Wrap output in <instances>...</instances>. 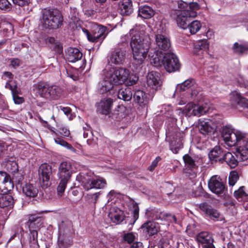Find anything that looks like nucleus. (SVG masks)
I'll list each match as a JSON object with an SVG mask.
<instances>
[{
	"label": "nucleus",
	"instance_id": "f257e3e1",
	"mask_svg": "<svg viewBox=\"0 0 248 248\" xmlns=\"http://www.w3.org/2000/svg\"><path fill=\"white\" fill-rule=\"evenodd\" d=\"M145 29V26L143 25H136L130 30L129 34L121 37V42L118 44L119 46H127L129 37L132 35L130 45L133 58V63L138 66L141 65L146 59L151 44L149 36L143 33Z\"/></svg>",
	"mask_w": 248,
	"mask_h": 248
},
{
	"label": "nucleus",
	"instance_id": "f03ea898",
	"mask_svg": "<svg viewBox=\"0 0 248 248\" xmlns=\"http://www.w3.org/2000/svg\"><path fill=\"white\" fill-rule=\"evenodd\" d=\"M222 136L228 146H238L236 155L240 160L248 159V134L225 126L222 128Z\"/></svg>",
	"mask_w": 248,
	"mask_h": 248
},
{
	"label": "nucleus",
	"instance_id": "7ed1b4c3",
	"mask_svg": "<svg viewBox=\"0 0 248 248\" xmlns=\"http://www.w3.org/2000/svg\"><path fill=\"white\" fill-rule=\"evenodd\" d=\"M104 78L98 84L99 92L102 93L111 90L114 85H120L126 78V71L124 69L105 70Z\"/></svg>",
	"mask_w": 248,
	"mask_h": 248
},
{
	"label": "nucleus",
	"instance_id": "20e7f679",
	"mask_svg": "<svg viewBox=\"0 0 248 248\" xmlns=\"http://www.w3.org/2000/svg\"><path fill=\"white\" fill-rule=\"evenodd\" d=\"M161 52L158 50L155 52V54L152 55L150 51L149 57L151 62L153 63L155 66H160L163 65L166 70L169 72H174L178 71L180 68V63L177 56L173 53H166L162 56Z\"/></svg>",
	"mask_w": 248,
	"mask_h": 248
},
{
	"label": "nucleus",
	"instance_id": "39448f33",
	"mask_svg": "<svg viewBox=\"0 0 248 248\" xmlns=\"http://www.w3.org/2000/svg\"><path fill=\"white\" fill-rule=\"evenodd\" d=\"M63 21L61 13L57 9H45L43 14L42 24L45 28L56 29L60 28Z\"/></svg>",
	"mask_w": 248,
	"mask_h": 248
},
{
	"label": "nucleus",
	"instance_id": "423d86ee",
	"mask_svg": "<svg viewBox=\"0 0 248 248\" xmlns=\"http://www.w3.org/2000/svg\"><path fill=\"white\" fill-rule=\"evenodd\" d=\"M38 92L41 97L53 100L59 99L62 94V89L58 86H49L44 82H39L37 85Z\"/></svg>",
	"mask_w": 248,
	"mask_h": 248
},
{
	"label": "nucleus",
	"instance_id": "0eeeda50",
	"mask_svg": "<svg viewBox=\"0 0 248 248\" xmlns=\"http://www.w3.org/2000/svg\"><path fill=\"white\" fill-rule=\"evenodd\" d=\"M209 107L206 104H196L193 103L187 104L182 110L181 108H178L177 111L182 115H185L186 117H200L205 114L209 110Z\"/></svg>",
	"mask_w": 248,
	"mask_h": 248
},
{
	"label": "nucleus",
	"instance_id": "6e6552de",
	"mask_svg": "<svg viewBox=\"0 0 248 248\" xmlns=\"http://www.w3.org/2000/svg\"><path fill=\"white\" fill-rule=\"evenodd\" d=\"M77 178L81 183L83 187L87 191L93 188H102L106 185V182L104 179L92 178L87 174H80Z\"/></svg>",
	"mask_w": 248,
	"mask_h": 248
},
{
	"label": "nucleus",
	"instance_id": "1a4fd4ad",
	"mask_svg": "<svg viewBox=\"0 0 248 248\" xmlns=\"http://www.w3.org/2000/svg\"><path fill=\"white\" fill-rule=\"evenodd\" d=\"M185 163V171L191 178H195L196 176L197 170L200 165V158L195 155L186 154L183 156Z\"/></svg>",
	"mask_w": 248,
	"mask_h": 248
},
{
	"label": "nucleus",
	"instance_id": "9d476101",
	"mask_svg": "<svg viewBox=\"0 0 248 248\" xmlns=\"http://www.w3.org/2000/svg\"><path fill=\"white\" fill-rule=\"evenodd\" d=\"M208 186L211 192L221 197L225 195L227 191L224 183L217 175H214L210 178Z\"/></svg>",
	"mask_w": 248,
	"mask_h": 248
},
{
	"label": "nucleus",
	"instance_id": "9b49d317",
	"mask_svg": "<svg viewBox=\"0 0 248 248\" xmlns=\"http://www.w3.org/2000/svg\"><path fill=\"white\" fill-rule=\"evenodd\" d=\"M90 24L92 32L90 42H97L99 41L102 42L108 33L109 29L94 22L91 23Z\"/></svg>",
	"mask_w": 248,
	"mask_h": 248
},
{
	"label": "nucleus",
	"instance_id": "f8f14e48",
	"mask_svg": "<svg viewBox=\"0 0 248 248\" xmlns=\"http://www.w3.org/2000/svg\"><path fill=\"white\" fill-rule=\"evenodd\" d=\"M52 174V168L49 165L42 164L39 168L38 174L40 183L44 188L50 185V178Z\"/></svg>",
	"mask_w": 248,
	"mask_h": 248
},
{
	"label": "nucleus",
	"instance_id": "ddd939ff",
	"mask_svg": "<svg viewBox=\"0 0 248 248\" xmlns=\"http://www.w3.org/2000/svg\"><path fill=\"white\" fill-rule=\"evenodd\" d=\"M146 83L148 87L153 90L159 89L162 85L159 73L155 71L149 72L146 77Z\"/></svg>",
	"mask_w": 248,
	"mask_h": 248
},
{
	"label": "nucleus",
	"instance_id": "4468645a",
	"mask_svg": "<svg viewBox=\"0 0 248 248\" xmlns=\"http://www.w3.org/2000/svg\"><path fill=\"white\" fill-rule=\"evenodd\" d=\"M125 51L122 48H117L112 51L108 57L109 63L115 65L123 64L125 59Z\"/></svg>",
	"mask_w": 248,
	"mask_h": 248
},
{
	"label": "nucleus",
	"instance_id": "2eb2a0df",
	"mask_svg": "<svg viewBox=\"0 0 248 248\" xmlns=\"http://www.w3.org/2000/svg\"><path fill=\"white\" fill-rule=\"evenodd\" d=\"M198 242L203 248H215L213 245L214 239L211 234L207 232H202L196 236Z\"/></svg>",
	"mask_w": 248,
	"mask_h": 248
},
{
	"label": "nucleus",
	"instance_id": "dca6fc26",
	"mask_svg": "<svg viewBox=\"0 0 248 248\" xmlns=\"http://www.w3.org/2000/svg\"><path fill=\"white\" fill-rule=\"evenodd\" d=\"M155 42L158 49L164 51L168 50L171 46L170 39L159 30L155 36Z\"/></svg>",
	"mask_w": 248,
	"mask_h": 248
},
{
	"label": "nucleus",
	"instance_id": "f3484780",
	"mask_svg": "<svg viewBox=\"0 0 248 248\" xmlns=\"http://www.w3.org/2000/svg\"><path fill=\"white\" fill-rule=\"evenodd\" d=\"M72 174V167L70 162H62L59 167L57 176L59 179L70 180Z\"/></svg>",
	"mask_w": 248,
	"mask_h": 248
},
{
	"label": "nucleus",
	"instance_id": "a211bd4d",
	"mask_svg": "<svg viewBox=\"0 0 248 248\" xmlns=\"http://www.w3.org/2000/svg\"><path fill=\"white\" fill-rule=\"evenodd\" d=\"M196 15L194 12L187 13L183 10L181 11L176 18V22L178 26L183 29H187L189 23V18L195 17Z\"/></svg>",
	"mask_w": 248,
	"mask_h": 248
},
{
	"label": "nucleus",
	"instance_id": "6ab92c4d",
	"mask_svg": "<svg viewBox=\"0 0 248 248\" xmlns=\"http://www.w3.org/2000/svg\"><path fill=\"white\" fill-rule=\"evenodd\" d=\"M43 224L42 217L37 214H32L29 216L28 221L26 225L28 226L29 230H39Z\"/></svg>",
	"mask_w": 248,
	"mask_h": 248
},
{
	"label": "nucleus",
	"instance_id": "aec40b11",
	"mask_svg": "<svg viewBox=\"0 0 248 248\" xmlns=\"http://www.w3.org/2000/svg\"><path fill=\"white\" fill-rule=\"evenodd\" d=\"M230 100L232 105L237 104L248 109V99L242 97L237 91H233L231 93Z\"/></svg>",
	"mask_w": 248,
	"mask_h": 248
},
{
	"label": "nucleus",
	"instance_id": "412c9836",
	"mask_svg": "<svg viewBox=\"0 0 248 248\" xmlns=\"http://www.w3.org/2000/svg\"><path fill=\"white\" fill-rule=\"evenodd\" d=\"M200 208L211 219L215 221L219 220L220 214L216 209L208 206L205 203H201L200 204Z\"/></svg>",
	"mask_w": 248,
	"mask_h": 248
},
{
	"label": "nucleus",
	"instance_id": "4be33fe9",
	"mask_svg": "<svg viewBox=\"0 0 248 248\" xmlns=\"http://www.w3.org/2000/svg\"><path fill=\"white\" fill-rule=\"evenodd\" d=\"M113 100L111 98H104L97 105V110L99 113L107 115L111 111Z\"/></svg>",
	"mask_w": 248,
	"mask_h": 248
},
{
	"label": "nucleus",
	"instance_id": "5701e85b",
	"mask_svg": "<svg viewBox=\"0 0 248 248\" xmlns=\"http://www.w3.org/2000/svg\"><path fill=\"white\" fill-rule=\"evenodd\" d=\"M208 48L209 44L207 40H199L194 45L193 52L196 55H202L204 53H207Z\"/></svg>",
	"mask_w": 248,
	"mask_h": 248
},
{
	"label": "nucleus",
	"instance_id": "b1692460",
	"mask_svg": "<svg viewBox=\"0 0 248 248\" xmlns=\"http://www.w3.org/2000/svg\"><path fill=\"white\" fill-rule=\"evenodd\" d=\"M108 216L112 222L116 224L121 223L124 218L123 212L116 207H112L110 209Z\"/></svg>",
	"mask_w": 248,
	"mask_h": 248
},
{
	"label": "nucleus",
	"instance_id": "393cba45",
	"mask_svg": "<svg viewBox=\"0 0 248 248\" xmlns=\"http://www.w3.org/2000/svg\"><path fill=\"white\" fill-rule=\"evenodd\" d=\"M66 57L68 62H75L81 59L82 54L77 48H69L66 51Z\"/></svg>",
	"mask_w": 248,
	"mask_h": 248
},
{
	"label": "nucleus",
	"instance_id": "a878e982",
	"mask_svg": "<svg viewBox=\"0 0 248 248\" xmlns=\"http://www.w3.org/2000/svg\"><path fill=\"white\" fill-rule=\"evenodd\" d=\"M141 228L149 235H153L157 233L160 229V227L158 223L150 221L144 223Z\"/></svg>",
	"mask_w": 248,
	"mask_h": 248
},
{
	"label": "nucleus",
	"instance_id": "bb28decb",
	"mask_svg": "<svg viewBox=\"0 0 248 248\" xmlns=\"http://www.w3.org/2000/svg\"><path fill=\"white\" fill-rule=\"evenodd\" d=\"M211 121H201L198 127L200 133L203 135H209L214 133L217 126L211 125Z\"/></svg>",
	"mask_w": 248,
	"mask_h": 248
},
{
	"label": "nucleus",
	"instance_id": "cd10ccee",
	"mask_svg": "<svg viewBox=\"0 0 248 248\" xmlns=\"http://www.w3.org/2000/svg\"><path fill=\"white\" fill-rule=\"evenodd\" d=\"M182 134L180 132L176 134V138L173 137L170 143V149L174 154H177L179 150L183 147L182 142Z\"/></svg>",
	"mask_w": 248,
	"mask_h": 248
},
{
	"label": "nucleus",
	"instance_id": "c85d7f7f",
	"mask_svg": "<svg viewBox=\"0 0 248 248\" xmlns=\"http://www.w3.org/2000/svg\"><path fill=\"white\" fill-rule=\"evenodd\" d=\"M3 190L1 189L0 193V207L4 208L13 206L14 201L13 197L8 194H4Z\"/></svg>",
	"mask_w": 248,
	"mask_h": 248
},
{
	"label": "nucleus",
	"instance_id": "c756f323",
	"mask_svg": "<svg viewBox=\"0 0 248 248\" xmlns=\"http://www.w3.org/2000/svg\"><path fill=\"white\" fill-rule=\"evenodd\" d=\"M134 101L140 106L146 107L148 99L146 93L142 90L136 91L133 94Z\"/></svg>",
	"mask_w": 248,
	"mask_h": 248
},
{
	"label": "nucleus",
	"instance_id": "7c9ffc66",
	"mask_svg": "<svg viewBox=\"0 0 248 248\" xmlns=\"http://www.w3.org/2000/svg\"><path fill=\"white\" fill-rule=\"evenodd\" d=\"M226 151H222L219 147L216 146L210 151L209 157L211 160L223 163L224 154Z\"/></svg>",
	"mask_w": 248,
	"mask_h": 248
},
{
	"label": "nucleus",
	"instance_id": "2f4dec72",
	"mask_svg": "<svg viewBox=\"0 0 248 248\" xmlns=\"http://www.w3.org/2000/svg\"><path fill=\"white\" fill-rule=\"evenodd\" d=\"M155 10L147 5L140 6L139 9V16L145 19H149L154 16Z\"/></svg>",
	"mask_w": 248,
	"mask_h": 248
},
{
	"label": "nucleus",
	"instance_id": "473e14b6",
	"mask_svg": "<svg viewBox=\"0 0 248 248\" xmlns=\"http://www.w3.org/2000/svg\"><path fill=\"white\" fill-rule=\"evenodd\" d=\"M233 52L238 55H242L248 53V43L241 41L235 42L232 47Z\"/></svg>",
	"mask_w": 248,
	"mask_h": 248
},
{
	"label": "nucleus",
	"instance_id": "72a5a7b5",
	"mask_svg": "<svg viewBox=\"0 0 248 248\" xmlns=\"http://www.w3.org/2000/svg\"><path fill=\"white\" fill-rule=\"evenodd\" d=\"M22 191L27 197H35L38 193V189L34 185L26 183L22 187Z\"/></svg>",
	"mask_w": 248,
	"mask_h": 248
},
{
	"label": "nucleus",
	"instance_id": "f704fd0d",
	"mask_svg": "<svg viewBox=\"0 0 248 248\" xmlns=\"http://www.w3.org/2000/svg\"><path fill=\"white\" fill-rule=\"evenodd\" d=\"M225 161L231 168H234L238 165V161L232 153L226 152L224 154L223 162Z\"/></svg>",
	"mask_w": 248,
	"mask_h": 248
},
{
	"label": "nucleus",
	"instance_id": "c9c22d12",
	"mask_svg": "<svg viewBox=\"0 0 248 248\" xmlns=\"http://www.w3.org/2000/svg\"><path fill=\"white\" fill-rule=\"evenodd\" d=\"M132 96L131 90L129 88H122L119 90L118 93V97L120 99L128 101L131 100Z\"/></svg>",
	"mask_w": 248,
	"mask_h": 248
},
{
	"label": "nucleus",
	"instance_id": "e433bc0d",
	"mask_svg": "<svg viewBox=\"0 0 248 248\" xmlns=\"http://www.w3.org/2000/svg\"><path fill=\"white\" fill-rule=\"evenodd\" d=\"M118 69H124L126 71L127 76L126 79L124 80L123 83H125L127 86H131L135 84L138 80V77L136 74H130L129 70L124 68H120Z\"/></svg>",
	"mask_w": 248,
	"mask_h": 248
},
{
	"label": "nucleus",
	"instance_id": "4c0bfd02",
	"mask_svg": "<svg viewBox=\"0 0 248 248\" xmlns=\"http://www.w3.org/2000/svg\"><path fill=\"white\" fill-rule=\"evenodd\" d=\"M132 1L130 0H123L121 2L122 12L126 15H129L132 11Z\"/></svg>",
	"mask_w": 248,
	"mask_h": 248
},
{
	"label": "nucleus",
	"instance_id": "58836bf2",
	"mask_svg": "<svg viewBox=\"0 0 248 248\" xmlns=\"http://www.w3.org/2000/svg\"><path fill=\"white\" fill-rule=\"evenodd\" d=\"M201 27L202 25L199 21L194 20L189 23L187 28L191 34H194L200 30Z\"/></svg>",
	"mask_w": 248,
	"mask_h": 248
},
{
	"label": "nucleus",
	"instance_id": "ea45409f",
	"mask_svg": "<svg viewBox=\"0 0 248 248\" xmlns=\"http://www.w3.org/2000/svg\"><path fill=\"white\" fill-rule=\"evenodd\" d=\"M54 140L56 143L66 148L67 149L71 151L74 153L76 152V150L73 148L71 144H69L68 142L63 140L62 139L57 138H54Z\"/></svg>",
	"mask_w": 248,
	"mask_h": 248
},
{
	"label": "nucleus",
	"instance_id": "a19ab883",
	"mask_svg": "<svg viewBox=\"0 0 248 248\" xmlns=\"http://www.w3.org/2000/svg\"><path fill=\"white\" fill-rule=\"evenodd\" d=\"M61 181L57 187V192L59 196L61 197L64 192L68 181L69 180L60 179Z\"/></svg>",
	"mask_w": 248,
	"mask_h": 248
},
{
	"label": "nucleus",
	"instance_id": "79ce46f5",
	"mask_svg": "<svg viewBox=\"0 0 248 248\" xmlns=\"http://www.w3.org/2000/svg\"><path fill=\"white\" fill-rule=\"evenodd\" d=\"M69 18L71 19V22L76 23L79 21V15L77 9L75 8H71L70 12L69 15Z\"/></svg>",
	"mask_w": 248,
	"mask_h": 248
},
{
	"label": "nucleus",
	"instance_id": "37998d69",
	"mask_svg": "<svg viewBox=\"0 0 248 248\" xmlns=\"http://www.w3.org/2000/svg\"><path fill=\"white\" fill-rule=\"evenodd\" d=\"M239 179L238 173L235 171H232L229 176V184L231 186H233Z\"/></svg>",
	"mask_w": 248,
	"mask_h": 248
},
{
	"label": "nucleus",
	"instance_id": "c03bdc74",
	"mask_svg": "<svg viewBox=\"0 0 248 248\" xmlns=\"http://www.w3.org/2000/svg\"><path fill=\"white\" fill-rule=\"evenodd\" d=\"M192 85V80L187 79L185 80L182 83L178 84L176 88V90L180 89L181 91H185L190 88Z\"/></svg>",
	"mask_w": 248,
	"mask_h": 248
},
{
	"label": "nucleus",
	"instance_id": "a18cd8bd",
	"mask_svg": "<svg viewBox=\"0 0 248 248\" xmlns=\"http://www.w3.org/2000/svg\"><path fill=\"white\" fill-rule=\"evenodd\" d=\"M160 217L162 220L164 219L170 223H177L176 217L170 214H162Z\"/></svg>",
	"mask_w": 248,
	"mask_h": 248
},
{
	"label": "nucleus",
	"instance_id": "49530a36",
	"mask_svg": "<svg viewBox=\"0 0 248 248\" xmlns=\"http://www.w3.org/2000/svg\"><path fill=\"white\" fill-rule=\"evenodd\" d=\"M100 192H95L94 193H88L87 194V199L90 203L95 204L100 195Z\"/></svg>",
	"mask_w": 248,
	"mask_h": 248
},
{
	"label": "nucleus",
	"instance_id": "de8ad7c7",
	"mask_svg": "<svg viewBox=\"0 0 248 248\" xmlns=\"http://www.w3.org/2000/svg\"><path fill=\"white\" fill-rule=\"evenodd\" d=\"M199 9V5L197 3L191 2V3H190L189 5L188 4L187 9H186L184 11L187 13L194 12L196 16L197 13H196V11L198 10Z\"/></svg>",
	"mask_w": 248,
	"mask_h": 248
},
{
	"label": "nucleus",
	"instance_id": "09e8293b",
	"mask_svg": "<svg viewBox=\"0 0 248 248\" xmlns=\"http://www.w3.org/2000/svg\"><path fill=\"white\" fill-rule=\"evenodd\" d=\"M244 188V186H241L238 190L234 191V196L237 199L239 200L247 196Z\"/></svg>",
	"mask_w": 248,
	"mask_h": 248
},
{
	"label": "nucleus",
	"instance_id": "8fccbe9b",
	"mask_svg": "<svg viewBox=\"0 0 248 248\" xmlns=\"http://www.w3.org/2000/svg\"><path fill=\"white\" fill-rule=\"evenodd\" d=\"M30 232V242L32 244H36L37 243V236H38V232L37 230H29Z\"/></svg>",
	"mask_w": 248,
	"mask_h": 248
},
{
	"label": "nucleus",
	"instance_id": "3c124183",
	"mask_svg": "<svg viewBox=\"0 0 248 248\" xmlns=\"http://www.w3.org/2000/svg\"><path fill=\"white\" fill-rule=\"evenodd\" d=\"M12 5L7 0H0V9L9 11L11 9Z\"/></svg>",
	"mask_w": 248,
	"mask_h": 248
},
{
	"label": "nucleus",
	"instance_id": "603ef678",
	"mask_svg": "<svg viewBox=\"0 0 248 248\" xmlns=\"http://www.w3.org/2000/svg\"><path fill=\"white\" fill-rule=\"evenodd\" d=\"M124 238L125 242L130 244L135 240L136 236L133 233L129 232L124 234Z\"/></svg>",
	"mask_w": 248,
	"mask_h": 248
},
{
	"label": "nucleus",
	"instance_id": "864d4df0",
	"mask_svg": "<svg viewBox=\"0 0 248 248\" xmlns=\"http://www.w3.org/2000/svg\"><path fill=\"white\" fill-rule=\"evenodd\" d=\"M132 212L133 217V223H134L139 218V208L136 203L134 204L133 210Z\"/></svg>",
	"mask_w": 248,
	"mask_h": 248
},
{
	"label": "nucleus",
	"instance_id": "5fc2aeb1",
	"mask_svg": "<svg viewBox=\"0 0 248 248\" xmlns=\"http://www.w3.org/2000/svg\"><path fill=\"white\" fill-rule=\"evenodd\" d=\"M83 137L84 138H88L90 136H93V134L90 131V126L88 124H86L85 126L83 127Z\"/></svg>",
	"mask_w": 248,
	"mask_h": 248
},
{
	"label": "nucleus",
	"instance_id": "6e6d98bb",
	"mask_svg": "<svg viewBox=\"0 0 248 248\" xmlns=\"http://www.w3.org/2000/svg\"><path fill=\"white\" fill-rule=\"evenodd\" d=\"M60 134L63 137H68L70 135L69 130L65 127L61 126L59 128Z\"/></svg>",
	"mask_w": 248,
	"mask_h": 248
},
{
	"label": "nucleus",
	"instance_id": "4d7b16f0",
	"mask_svg": "<svg viewBox=\"0 0 248 248\" xmlns=\"http://www.w3.org/2000/svg\"><path fill=\"white\" fill-rule=\"evenodd\" d=\"M5 87L7 89H10L11 91L12 94L16 92V85L15 84L14 82H7L5 85Z\"/></svg>",
	"mask_w": 248,
	"mask_h": 248
},
{
	"label": "nucleus",
	"instance_id": "13d9d810",
	"mask_svg": "<svg viewBox=\"0 0 248 248\" xmlns=\"http://www.w3.org/2000/svg\"><path fill=\"white\" fill-rule=\"evenodd\" d=\"M14 102L16 104H20L23 102L24 99L22 97L17 95L16 92L12 94Z\"/></svg>",
	"mask_w": 248,
	"mask_h": 248
},
{
	"label": "nucleus",
	"instance_id": "bf43d9fd",
	"mask_svg": "<svg viewBox=\"0 0 248 248\" xmlns=\"http://www.w3.org/2000/svg\"><path fill=\"white\" fill-rule=\"evenodd\" d=\"M177 3L178 8L180 9L181 10V11L183 10H185L186 9H187V3L182 0L178 1Z\"/></svg>",
	"mask_w": 248,
	"mask_h": 248
},
{
	"label": "nucleus",
	"instance_id": "052dcab7",
	"mask_svg": "<svg viewBox=\"0 0 248 248\" xmlns=\"http://www.w3.org/2000/svg\"><path fill=\"white\" fill-rule=\"evenodd\" d=\"M161 158L159 156H157L156 158L152 162L151 165L149 166L148 170L150 171L153 170L156 167L158 162L160 161Z\"/></svg>",
	"mask_w": 248,
	"mask_h": 248
},
{
	"label": "nucleus",
	"instance_id": "680f3d73",
	"mask_svg": "<svg viewBox=\"0 0 248 248\" xmlns=\"http://www.w3.org/2000/svg\"><path fill=\"white\" fill-rule=\"evenodd\" d=\"M13 3L19 6H23L28 4L29 0H12Z\"/></svg>",
	"mask_w": 248,
	"mask_h": 248
},
{
	"label": "nucleus",
	"instance_id": "e2e57ef3",
	"mask_svg": "<svg viewBox=\"0 0 248 248\" xmlns=\"http://www.w3.org/2000/svg\"><path fill=\"white\" fill-rule=\"evenodd\" d=\"M238 22L244 23V26L246 28L247 31H248V21L246 22V18L244 16H238L236 19Z\"/></svg>",
	"mask_w": 248,
	"mask_h": 248
},
{
	"label": "nucleus",
	"instance_id": "0e129e2a",
	"mask_svg": "<svg viewBox=\"0 0 248 248\" xmlns=\"http://www.w3.org/2000/svg\"><path fill=\"white\" fill-rule=\"evenodd\" d=\"M20 61L18 59H13L11 61V65L14 67L16 68L19 65Z\"/></svg>",
	"mask_w": 248,
	"mask_h": 248
},
{
	"label": "nucleus",
	"instance_id": "69168bd1",
	"mask_svg": "<svg viewBox=\"0 0 248 248\" xmlns=\"http://www.w3.org/2000/svg\"><path fill=\"white\" fill-rule=\"evenodd\" d=\"M97 138L93 137L92 139L89 138L87 140V142L89 145H94L97 144Z\"/></svg>",
	"mask_w": 248,
	"mask_h": 248
},
{
	"label": "nucleus",
	"instance_id": "338daca9",
	"mask_svg": "<svg viewBox=\"0 0 248 248\" xmlns=\"http://www.w3.org/2000/svg\"><path fill=\"white\" fill-rule=\"evenodd\" d=\"M82 31L86 35L88 40L90 41L91 37L92 35V32L90 31H89L87 29L85 28H82Z\"/></svg>",
	"mask_w": 248,
	"mask_h": 248
},
{
	"label": "nucleus",
	"instance_id": "774afa93",
	"mask_svg": "<svg viewBox=\"0 0 248 248\" xmlns=\"http://www.w3.org/2000/svg\"><path fill=\"white\" fill-rule=\"evenodd\" d=\"M131 248H143L142 244L140 242L134 243Z\"/></svg>",
	"mask_w": 248,
	"mask_h": 248
}]
</instances>
